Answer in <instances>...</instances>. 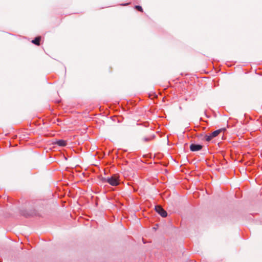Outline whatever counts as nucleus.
<instances>
[{
	"instance_id": "nucleus-10",
	"label": "nucleus",
	"mask_w": 262,
	"mask_h": 262,
	"mask_svg": "<svg viewBox=\"0 0 262 262\" xmlns=\"http://www.w3.org/2000/svg\"><path fill=\"white\" fill-rule=\"evenodd\" d=\"M209 135L211 137L212 139L214 137H213L212 133L210 134Z\"/></svg>"
},
{
	"instance_id": "nucleus-9",
	"label": "nucleus",
	"mask_w": 262,
	"mask_h": 262,
	"mask_svg": "<svg viewBox=\"0 0 262 262\" xmlns=\"http://www.w3.org/2000/svg\"><path fill=\"white\" fill-rule=\"evenodd\" d=\"M135 7H136V8L138 10H139V11H142V12L143 11V9H142V8L141 6H136Z\"/></svg>"
},
{
	"instance_id": "nucleus-5",
	"label": "nucleus",
	"mask_w": 262,
	"mask_h": 262,
	"mask_svg": "<svg viewBox=\"0 0 262 262\" xmlns=\"http://www.w3.org/2000/svg\"><path fill=\"white\" fill-rule=\"evenodd\" d=\"M40 37H36L32 41V42L36 45H39Z\"/></svg>"
},
{
	"instance_id": "nucleus-6",
	"label": "nucleus",
	"mask_w": 262,
	"mask_h": 262,
	"mask_svg": "<svg viewBox=\"0 0 262 262\" xmlns=\"http://www.w3.org/2000/svg\"><path fill=\"white\" fill-rule=\"evenodd\" d=\"M222 132V129H220L216 130H215L212 133L213 137H216L221 132Z\"/></svg>"
},
{
	"instance_id": "nucleus-8",
	"label": "nucleus",
	"mask_w": 262,
	"mask_h": 262,
	"mask_svg": "<svg viewBox=\"0 0 262 262\" xmlns=\"http://www.w3.org/2000/svg\"><path fill=\"white\" fill-rule=\"evenodd\" d=\"M204 139L206 141L208 142L212 139V138L210 135H206L204 137Z\"/></svg>"
},
{
	"instance_id": "nucleus-4",
	"label": "nucleus",
	"mask_w": 262,
	"mask_h": 262,
	"mask_svg": "<svg viewBox=\"0 0 262 262\" xmlns=\"http://www.w3.org/2000/svg\"><path fill=\"white\" fill-rule=\"evenodd\" d=\"M56 144L59 146L63 147L67 145V142L63 140H59L56 142Z\"/></svg>"
},
{
	"instance_id": "nucleus-2",
	"label": "nucleus",
	"mask_w": 262,
	"mask_h": 262,
	"mask_svg": "<svg viewBox=\"0 0 262 262\" xmlns=\"http://www.w3.org/2000/svg\"><path fill=\"white\" fill-rule=\"evenodd\" d=\"M155 210L163 217H166L167 215V212L164 210L160 206H156Z\"/></svg>"
},
{
	"instance_id": "nucleus-1",
	"label": "nucleus",
	"mask_w": 262,
	"mask_h": 262,
	"mask_svg": "<svg viewBox=\"0 0 262 262\" xmlns=\"http://www.w3.org/2000/svg\"><path fill=\"white\" fill-rule=\"evenodd\" d=\"M119 178L117 174H114L111 177L103 178L102 181L107 182L112 186H117L119 184Z\"/></svg>"
},
{
	"instance_id": "nucleus-7",
	"label": "nucleus",
	"mask_w": 262,
	"mask_h": 262,
	"mask_svg": "<svg viewBox=\"0 0 262 262\" xmlns=\"http://www.w3.org/2000/svg\"><path fill=\"white\" fill-rule=\"evenodd\" d=\"M154 136H151V137H145L143 139V141H145V142H147L148 141H150L151 140L152 138H154Z\"/></svg>"
},
{
	"instance_id": "nucleus-3",
	"label": "nucleus",
	"mask_w": 262,
	"mask_h": 262,
	"mask_svg": "<svg viewBox=\"0 0 262 262\" xmlns=\"http://www.w3.org/2000/svg\"><path fill=\"white\" fill-rule=\"evenodd\" d=\"M202 145L200 144H191L190 145V149L192 151H196L202 148Z\"/></svg>"
}]
</instances>
